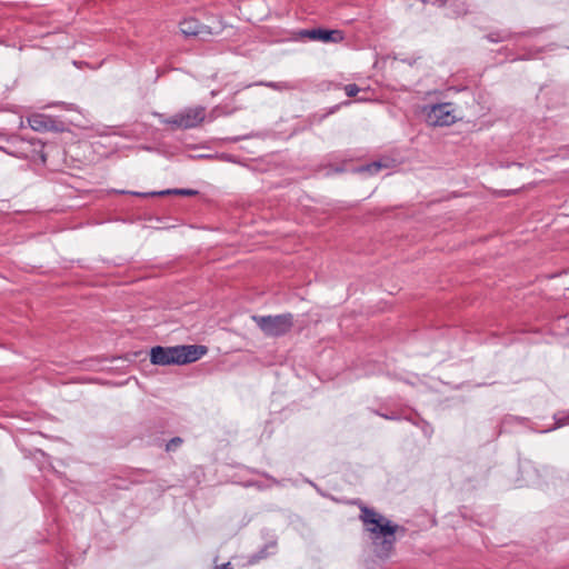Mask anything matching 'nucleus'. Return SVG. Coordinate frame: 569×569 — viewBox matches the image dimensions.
Segmentation results:
<instances>
[{"instance_id": "nucleus-2", "label": "nucleus", "mask_w": 569, "mask_h": 569, "mask_svg": "<svg viewBox=\"0 0 569 569\" xmlns=\"http://www.w3.org/2000/svg\"><path fill=\"white\" fill-rule=\"evenodd\" d=\"M252 320L268 337H282L293 327V315L290 312L276 316H253Z\"/></svg>"}, {"instance_id": "nucleus-21", "label": "nucleus", "mask_w": 569, "mask_h": 569, "mask_svg": "<svg viewBox=\"0 0 569 569\" xmlns=\"http://www.w3.org/2000/svg\"><path fill=\"white\" fill-rule=\"evenodd\" d=\"M216 569H233V566L231 565V562H226L220 566H217Z\"/></svg>"}, {"instance_id": "nucleus-20", "label": "nucleus", "mask_w": 569, "mask_h": 569, "mask_svg": "<svg viewBox=\"0 0 569 569\" xmlns=\"http://www.w3.org/2000/svg\"><path fill=\"white\" fill-rule=\"evenodd\" d=\"M219 114V107H216L208 116L209 121L214 120Z\"/></svg>"}, {"instance_id": "nucleus-25", "label": "nucleus", "mask_w": 569, "mask_h": 569, "mask_svg": "<svg viewBox=\"0 0 569 569\" xmlns=\"http://www.w3.org/2000/svg\"><path fill=\"white\" fill-rule=\"evenodd\" d=\"M422 2H427V0H421Z\"/></svg>"}, {"instance_id": "nucleus-12", "label": "nucleus", "mask_w": 569, "mask_h": 569, "mask_svg": "<svg viewBox=\"0 0 569 569\" xmlns=\"http://www.w3.org/2000/svg\"><path fill=\"white\" fill-rule=\"evenodd\" d=\"M257 86H263L276 91H289L296 89V86L288 81H259Z\"/></svg>"}, {"instance_id": "nucleus-4", "label": "nucleus", "mask_w": 569, "mask_h": 569, "mask_svg": "<svg viewBox=\"0 0 569 569\" xmlns=\"http://www.w3.org/2000/svg\"><path fill=\"white\" fill-rule=\"evenodd\" d=\"M426 121L432 127H446L456 122L457 116L451 103L443 102L423 108Z\"/></svg>"}, {"instance_id": "nucleus-23", "label": "nucleus", "mask_w": 569, "mask_h": 569, "mask_svg": "<svg viewBox=\"0 0 569 569\" xmlns=\"http://www.w3.org/2000/svg\"><path fill=\"white\" fill-rule=\"evenodd\" d=\"M266 557L264 550H261L257 556H254V559H262Z\"/></svg>"}, {"instance_id": "nucleus-6", "label": "nucleus", "mask_w": 569, "mask_h": 569, "mask_svg": "<svg viewBox=\"0 0 569 569\" xmlns=\"http://www.w3.org/2000/svg\"><path fill=\"white\" fill-rule=\"evenodd\" d=\"M180 31L184 37H194L200 40H208L211 36L218 33L213 31L211 27L200 23L194 18L181 21Z\"/></svg>"}, {"instance_id": "nucleus-3", "label": "nucleus", "mask_w": 569, "mask_h": 569, "mask_svg": "<svg viewBox=\"0 0 569 569\" xmlns=\"http://www.w3.org/2000/svg\"><path fill=\"white\" fill-rule=\"evenodd\" d=\"M207 119L206 108L202 106L187 107L176 114L162 120L163 123L174 129H193Z\"/></svg>"}, {"instance_id": "nucleus-5", "label": "nucleus", "mask_w": 569, "mask_h": 569, "mask_svg": "<svg viewBox=\"0 0 569 569\" xmlns=\"http://www.w3.org/2000/svg\"><path fill=\"white\" fill-rule=\"evenodd\" d=\"M44 144L37 139H22L19 142V147L14 152L18 158L27 159L32 162L44 164L47 162V156L43 151Z\"/></svg>"}, {"instance_id": "nucleus-24", "label": "nucleus", "mask_w": 569, "mask_h": 569, "mask_svg": "<svg viewBox=\"0 0 569 569\" xmlns=\"http://www.w3.org/2000/svg\"><path fill=\"white\" fill-rule=\"evenodd\" d=\"M309 483L318 490V487H317V485L315 482L309 481Z\"/></svg>"}, {"instance_id": "nucleus-13", "label": "nucleus", "mask_w": 569, "mask_h": 569, "mask_svg": "<svg viewBox=\"0 0 569 569\" xmlns=\"http://www.w3.org/2000/svg\"><path fill=\"white\" fill-rule=\"evenodd\" d=\"M383 168H388V164L382 162V161H373V162L368 163L366 166H361L358 169V171L359 172H367L369 174H376V173H378Z\"/></svg>"}, {"instance_id": "nucleus-17", "label": "nucleus", "mask_w": 569, "mask_h": 569, "mask_svg": "<svg viewBox=\"0 0 569 569\" xmlns=\"http://www.w3.org/2000/svg\"><path fill=\"white\" fill-rule=\"evenodd\" d=\"M509 38V33L507 32H491L487 36V39L490 42H501Z\"/></svg>"}, {"instance_id": "nucleus-10", "label": "nucleus", "mask_w": 569, "mask_h": 569, "mask_svg": "<svg viewBox=\"0 0 569 569\" xmlns=\"http://www.w3.org/2000/svg\"><path fill=\"white\" fill-rule=\"evenodd\" d=\"M28 123L34 131L57 130L54 120L41 113H34L28 117Z\"/></svg>"}, {"instance_id": "nucleus-8", "label": "nucleus", "mask_w": 569, "mask_h": 569, "mask_svg": "<svg viewBox=\"0 0 569 569\" xmlns=\"http://www.w3.org/2000/svg\"><path fill=\"white\" fill-rule=\"evenodd\" d=\"M300 34L305 38H309L311 40L322 41V42H332L338 43L343 40V33L340 30H329L322 28L316 29H305L300 32Z\"/></svg>"}, {"instance_id": "nucleus-22", "label": "nucleus", "mask_w": 569, "mask_h": 569, "mask_svg": "<svg viewBox=\"0 0 569 569\" xmlns=\"http://www.w3.org/2000/svg\"><path fill=\"white\" fill-rule=\"evenodd\" d=\"M380 416L383 417L385 419H388V420H398L399 419V417L396 416V415H385V413H381Z\"/></svg>"}, {"instance_id": "nucleus-9", "label": "nucleus", "mask_w": 569, "mask_h": 569, "mask_svg": "<svg viewBox=\"0 0 569 569\" xmlns=\"http://www.w3.org/2000/svg\"><path fill=\"white\" fill-rule=\"evenodd\" d=\"M179 365L191 363L207 353V347L200 345L177 346Z\"/></svg>"}, {"instance_id": "nucleus-14", "label": "nucleus", "mask_w": 569, "mask_h": 569, "mask_svg": "<svg viewBox=\"0 0 569 569\" xmlns=\"http://www.w3.org/2000/svg\"><path fill=\"white\" fill-rule=\"evenodd\" d=\"M383 168H388V164L382 162V161H373V162L368 163L366 166H361L358 169V171L359 172H367L369 174H376V173H378Z\"/></svg>"}, {"instance_id": "nucleus-1", "label": "nucleus", "mask_w": 569, "mask_h": 569, "mask_svg": "<svg viewBox=\"0 0 569 569\" xmlns=\"http://www.w3.org/2000/svg\"><path fill=\"white\" fill-rule=\"evenodd\" d=\"M360 520L363 522L379 558H387L396 542V531L399 526L367 506L360 508Z\"/></svg>"}, {"instance_id": "nucleus-15", "label": "nucleus", "mask_w": 569, "mask_h": 569, "mask_svg": "<svg viewBox=\"0 0 569 569\" xmlns=\"http://www.w3.org/2000/svg\"><path fill=\"white\" fill-rule=\"evenodd\" d=\"M555 418V426L547 431L555 430L557 428H561L563 426L569 425V411L558 412L553 416Z\"/></svg>"}, {"instance_id": "nucleus-19", "label": "nucleus", "mask_w": 569, "mask_h": 569, "mask_svg": "<svg viewBox=\"0 0 569 569\" xmlns=\"http://www.w3.org/2000/svg\"><path fill=\"white\" fill-rule=\"evenodd\" d=\"M346 94L348 97H356L360 91V88L356 83H349L345 87Z\"/></svg>"}, {"instance_id": "nucleus-7", "label": "nucleus", "mask_w": 569, "mask_h": 569, "mask_svg": "<svg viewBox=\"0 0 569 569\" xmlns=\"http://www.w3.org/2000/svg\"><path fill=\"white\" fill-rule=\"evenodd\" d=\"M150 361L156 366L179 365V356L176 347L156 346L150 350Z\"/></svg>"}, {"instance_id": "nucleus-16", "label": "nucleus", "mask_w": 569, "mask_h": 569, "mask_svg": "<svg viewBox=\"0 0 569 569\" xmlns=\"http://www.w3.org/2000/svg\"><path fill=\"white\" fill-rule=\"evenodd\" d=\"M183 443V439L181 437H173L166 445V451L171 452L176 451Z\"/></svg>"}, {"instance_id": "nucleus-18", "label": "nucleus", "mask_w": 569, "mask_h": 569, "mask_svg": "<svg viewBox=\"0 0 569 569\" xmlns=\"http://www.w3.org/2000/svg\"><path fill=\"white\" fill-rule=\"evenodd\" d=\"M149 473L148 470H144V469H139V470H136L134 472H132L131 477H130V482L131 483H142L144 482V479L141 478L142 475H147Z\"/></svg>"}, {"instance_id": "nucleus-11", "label": "nucleus", "mask_w": 569, "mask_h": 569, "mask_svg": "<svg viewBox=\"0 0 569 569\" xmlns=\"http://www.w3.org/2000/svg\"><path fill=\"white\" fill-rule=\"evenodd\" d=\"M121 193H130L136 197H154V196H164V194H180V196H196L198 194L197 190L193 189H167L162 191H152V192H137V191H121Z\"/></svg>"}]
</instances>
